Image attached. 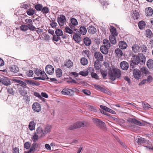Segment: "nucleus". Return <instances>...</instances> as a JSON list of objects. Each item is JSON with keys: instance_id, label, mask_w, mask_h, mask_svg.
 <instances>
[{"instance_id": "1", "label": "nucleus", "mask_w": 153, "mask_h": 153, "mask_svg": "<svg viewBox=\"0 0 153 153\" xmlns=\"http://www.w3.org/2000/svg\"><path fill=\"white\" fill-rule=\"evenodd\" d=\"M121 74V71L120 69L114 68L112 69L109 73V79L111 80V81H113L116 79L117 78H119Z\"/></svg>"}, {"instance_id": "2", "label": "nucleus", "mask_w": 153, "mask_h": 153, "mask_svg": "<svg viewBox=\"0 0 153 153\" xmlns=\"http://www.w3.org/2000/svg\"><path fill=\"white\" fill-rule=\"evenodd\" d=\"M86 126V124L84 122H77L73 125H71L69 127L68 129L70 130H73L75 129L79 128L81 127H84Z\"/></svg>"}, {"instance_id": "3", "label": "nucleus", "mask_w": 153, "mask_h": 153, "mask_svg": "<svg viewBox=\"0 0 153 153\" xmlns=\"http://www.w3.org/2000/svg\"><path fill=\"white\" fill-rule=\"evenodd\" d=\"M132 59L130 65V67L133 68L135 67L134 65H138L140 62H139L140 58H139L138 54V55H133Z\"/></svg>"}, {"instance_id": "4", "label": "nucleus", "mask_w": 153, "mask_h": 153, "mask_svg": "<svg viewBox=\"0 0 153 153\" xmlns=\"http://www.w3.org/2000/svg\"><path fill=\"white\" fill-rule=\"evenodd\" d=\"M93 120L95 125L100 128L102 129L105 127V123L100 119L97 118L94 119Z\"/></svg>"}, {"instance_id": "5", "label": "nucleus", "mask_w": 153, "mask_h": 153, "mask_svg": "<svg viewBox=\"0 0 153 153\" xmlns=\"http://www.w3.org/2000/svg\"><path fill=\"white\" fill-rule=\"evenodd\" d=\"M57 22L60 26H63L66 21L65 16L63 15H61L57 19Z\"/></svg>"}, {"instance_id": "6", "label": "nucleus", "mask_w": 153, "mask_h": 153, "mask_svg": "<svg viewBox=\"0 0 153 153\" xmlns=\"http://www.w3.org/2000/svg\"><path fill=\"white\" fill-rule=\"evenodd\" d=\"M32 108L34 112H39L41 110L40 104L37 102H35L33 104Z\"/></svg>"}, {"instance_id": "7", "label": "nucleus", "mask_w": 153, "mask_h": 153, "mask_svg": "<svg viewBox=\"0 0 153 153\" xmlns=\"http://www.w3.org/2000/svg\"><path fill=\"white\" fill-rule=\"evenodd\" d=\"M127 121L129 123H133L137 125L141 126H144V124L143 123L135 118H129L128 120Z\"/></svg>"}, {"instance_id": "8", "label": "nucleus", "mask_w": 153, "mask_h": 153, "mask_svg": "<svg viewBox=\"0 0 153 153\" xmlns=\"http://www.w3.org/2000/svg\"><path fill=\"white\" fill-rule=\"evenodd\" d=\"M39 144L36 143H34L31 146V147L30 149L27 152H25V153H34L35 151L36 150L39 148Z\"/></svg>"}, {"instance_id": "9", "label": "nucleus", "mask_w": 153, "mask_h": 153, "mask_svg": "<svg viewBox=\"0 0 153 153\" xmlns=\"http://www.w3.org/2000/svg\"><path fill=\"white\" fill-rule=\"evenodd\" d=\"M134 77L136 79H139L141 77V72L137 69H134L133 71Z\"/></svg>"}, {"instance_id": "10", "label": "nucleus", "mask_w": 153, "mask_h": 153, "mask_svg": "<svg viewBox=\"0 0 153 153\" xmlns=\"http://www.w3.org/2000/svg\"><path fill=\"white\" fill-rule=\"evenodd\" d=\"M45 70L47 73L50 75L52 74L54 71L53 67L50 65H48L46 66Z\"/></svg>"}, {"instance_id": "11", "label": "nucleus", "mask_w": 153, "mask_h": 153, "mask_svg": "<svg viewBox=\"0 0 153 153\" xmlns=\"http://www.w3.org/2000/svg\"><path fill=\"white\" fill-rule=\"evenodd\" d=\"M94 56L96 60H98L99 61H102L103 60V56L100 52L96 51L94 52Z\"/></svg>"}, {"instance_id": "12", "label": "nucleus", "mask_w": 153, "mask_h": 153, "mask_svg": "<svg viewBox=\"0 0 153 153\" xmlns=\"http://www.w3.org/2000/svg\"><path fill=\"white\" fill-rule=\"evenodd\" d=\"M0 82L5 85L7 86L11 84V82L9 79L6 77L1 78L0 80Z\"/></svg>"}, {"instance_id": "13", "label": "nucleus", "mask_w": 153, "mask_h": 153, "mask_svg": "<svg viewBox=\"0 0 153 153\" xmlns=\"http://www.w3.org/2000/svg\"><path fill=\"white\" fill-rule=\"evenodd\" d=\"M138 56L140 59L139 60V63L140 65L144 64L146 62V56L143 53H140L138 54Z\"/></svg>"}, {"instance_id": "14", "label": "nucleus", "mask_w": 153, "mask_h": 153, "mask_svg": "<svg viewBox=\"0 0 153 153\" xmlns=\"http://www.w3.org/2000/svg\"><path fill=\"white\" fill-rule=\"evenodd\" d=\"M79 30L80 33H79L78 29H74V31H76V33H77L78 32V33H79V34H81L83 35L85 34L87 32V29L83 26L79 28Z\"/></svg>"}, {"instance_id": "15", "label": "nucleus", "mask_w": 153, "mask_h": 153, "mask_svg": "<svg viewBox=\"0 0 153 153\" xmlns=\"http://www.w3.org/2000/svg\"><path fill=\"white\" fill-rule=\"evenodd\" d=\"M121 68L124 70H126L128 68L129 65L126 61H123L120 63Z\"/></svg>"}, {"instance_id": "16", "label": "nucleus", "mask_w": 153, "mask_h": 153, "mask_svg": "<svg viewBox=\"0 0 153 153\" xmlns=\"http://www.w3.org/2000/svg\"><path fill=\"white\" fill-rule=\"evenodd\" d=\"M88 32L92 34L95 33L97 32V30L95 27L92 25L89 26L88 27Z\"/></svg>"}, {"instance_id": "17", "label": "nucleus", "mask_w": 153, "mask_h": 153, "mask_svg": "<svg viewBox=\"0 0 153 153\" xmlns=\"http://www.w3.org/2000/svg\"><path fill=\"white\" fill-rule=\"evenodd\" d=\"M109 48L105 46L102 45L100 47V50L101 51L103 54L106 55L108 52V49Z\"/></svg>"}, {"instance_id": "18", "label": "nucleus", "mask_w": 153, "mask_h": 153, "mask_svg": "<svg viewBox=\"0 0 153 153\" xmlns=\"http://www.w3.org/2000/svg\"><path fill=\"white\" fill-rule=\"evenodd\" d=\"M132 49L133 51L135 53H137L138 52L140 49V46L138 45L135 44L132 47Z\"/></svg>"}, {"instance_id": "19", "label": "nucleus", "mask_w": 153, "mask_h": 153, "mask_svg": "<svg viewBox=\"0 0 153 153\" xmlns=\"http://www.w3.org/2000/svg\"><path fill=\"white\" fill-rule=\"evenodd\" d=\"M145 13L147 16H151L153 13V10L151 7H148L146 8Z\"/></svg>"}, {"instance_id": "20", "label": "nucleus", "mask_w": 153, "mask_h": 153, "mask_svg": "<svg viewBox=\"0 0 153 153\" xmlns=\"http://www.w3.org/2000/svg\"><path fill=\"white\" fill-rule=\"evenodd\" d=\"M74 34L73 37L74 40L77 43L79 42L81 40V34H77L75 33H74Z\"/></svg>"}, {"instance_id": "21", "label": "nucleus", "mask_w": 153, "mask_h": 153, "mask_svg": "<svg viewBox=\"0 0 153 153\" xmlns=\"http://www.w3.org/2000/svg\"><path fill=\"white\" fill-rule=\"evenodd\" d=\"M146 65L150 69H153V60L152 59H149L147 62Z\"/></svg>"}, {"instance_id": "22", "label": "nucleus", "mask_w": 153, "mask_h": 153, "mask_svg": "<svg viewBox=\"0 0 153 153\" xmlns=\"http://www.w3.org/2000/svg\"><path fill=\"white\" fill-rule=\"evenodd\" d=\"M33 81L32 80L25 79V82L27 83L28 85H32L33 86L36 85V86H38L40 85L39 82H33Z\"/></svg>"}, {"instance_id": "23", "label": "nucleus", "mask_w": 153, "mask_h": 153, "mask_svg": "<svg viewBox=\"0 0 153 153\" xmlns=\"http://www.w3.org/2000/svg\"><path fill=\"white\" fill-rule=\"evenodd\" d=\"M71 21L72 25H70L69 26L70 28L73 29L74 26H73V25L75 26L76 25H78V22L77 20L74 18H72L71 19Z\"/></svg>"}, {"instance_id": "24", "label": "nucleus", "mask_w": 153, "mask_h": 153, "mask_svg": "<svg viewBox=\"0 0 153 153\" xmlns=\"http://www.w3.org/2000/svg\"><path fill=\"white\" fill-rule=\"evenodd\" d=\"M119 47L121 49H125L127 45L126 42L123 41H121L119 42Z\"/></svg>"}, {"instance_id": "25", "label": "nucleus", "mask_w": 153, "mask_h": 153, "mask_svg": "<svg viewBox=\"0 0 153 153\" xmlns=\"http://www.w3.org/2000/svg\"><path fill=\"white\" fill-rule=\"evenodd\" d=\"M94 86L97 90H99L102 92L106 93L107 91L105 88L99 85L95 84L94 85Z\"/></svg>"}, {"instance_id": "26", "label": "nucleus", "mask_w": 153, "mask_h": 153, "mask_svg": "<svg viewBox=\"0 0 153 153\" xmlns=\"http://www.w3.org/2000/svg\"><path fill=\"white\" fill-rule=\"evenodd\" d=\"M116 36L110 35L109 39L111 43L113 45H115L117 43L115 36Z\"/></svg>"}, {"instance_id": "27", "label": "nucleus", "mask_w": 153, "mask_h": 153, "mask_svg": "<svg viewBox=\"0 0 153 153\" xmlns=\"http://www.w3.org/2000/svg\"><path fill=\"white\" fill-rule=\"evenodd\" d=\"M52 127L51 125H48L45 128V130L44 131V133H43V135H41L42 136H45V134L48 133L49 132L51 131V129Z\"/></svg>"}, {"instance_id": "28", "label": "nucleus", "mask_w": 153, "mask_h": 153, "mask_svg": "<svg viewBox=\"0 0 153 153\" xmlns=\"http://www.w3.org/2000/svg\"><path fill=\"white\" fill-rule=\"evenodd\" d=\"M111 29H110V31L111 35H113L115 36H117L118 34V33L117 32L116 28L112 26H111Z\"/></svg>"}, {"instance_id": "29", "label": "nucleus", "mask_w": 153, "mask_h": 153, "mask_svg": "<svg viewBox=\"0 0 153 153\" xmlns=\"http://www.w3.org/2000/svg\"><path fill=\"white\" fill-rule=\"evenodd\" d=\"M115 53L119 57H121L123 56V53L122 50L119 48H117L115 50Z\"/></svg>"}, {"instance_id": "30", "label": "nucleus", "mask_w": 153, "mask_h": 153, "mask_svg": "<svg viewBox=\"0 0 153 153\" xmlns=\"http://www.w3.org/2000/svg\"><path fill=\"white\" fill-rule=\"evenodd\" d=\"M55 73L57 77L60 78L62 75V70L60 68H57L55 70Z\"/></svg>"}, {"instance_id": "31", "label": "nucleus", "mask_w": 153, "mask_h": 153, "mask_svg": "<svg viewBox=\"0 0 153 153\" xmlns=\"http://www.w3.org/2000/svg\"><path fill=\"white\" fill-rule=\"evenodd\" d=\"M35 125L36 124L34 121H32L30 122L28 125V128L31 131L35 129Z\"/></svg>"}, {"instance_id": "32", "label": "nucleus", "mask_w": 153, "mask_h": 153, "mask_svg": "<svg viewBox=\"0 0 153 153\" xmlns=\"http://www.w3.org/2000/svg\"><path fill=\"white\" fill-rule=\"evenodd\" d=\"M84 42L86 46L90 45L91 42V40L88 37H86L83 39Z\"/></svg>"}, {"instance_id": "33", "label": "nucleus", "mask_w": 153, "mask_h": 153, "mask_svg": "<svg viewBox=\"0 0 153 153\" xmlns=\"http://www.w3.org/2000/svg\"><path fill=\"white\" fill-rule=\"evenodd\" d=\"M23 100L26 104H28L29 103L30 101V97L27 95L24 96L23 98Z\"/></svg>"}, {"instance_id": "34", "label": "nucleus", "mask_w": 153, "mask_h": 153, "mask_svg": "<svg viewBox=\"0 0 153 153\" xmlns=\"http://www.w3.org/2000/svg\"><path fill=\"white\" fill-rule=\"evenodd\" d=\"M80 63L82 65H87L88 63V60L86 58L82 57L81 59Z\"/></svg>"}, {"instance_id": "35", "label": "nucleus", "mask_w": 153, "mask_h": 153, "mask_svg": "<svg viewBox=\"0 0 153 153\" xmlns=\"http://www.w3.org/2000/svg\"><path fill=\"white\" fill-rule=\"evenodd\" d=\"M140 71L143 74H149V72L147 68L145 67H143L140 69Z\"/></svg>"}, {"instance_id": "36", "label": "nucleus", "mask_w": 153, "mask_h": 153, "mask_svg": "<svg viewBox=\"0 0 153 153\" xmlns=\"http://www.w3.org/2000/svg\"><path fill=\"white\" fill-rule=\"evenodd\" d=\"M73 65L72 62L70 60H68L66 61L64 65L68 68H70L72 67Z\"/></svg>"}, {"instance_id": "37", "label": "nucleus", "mask_w": 153, "mask_h": 153, "mask_svg": "<svg viewBox=\"0 0 153 153\" xmlns=\"http://www.w3.org/2000/svg\"><path fill=\"white\" fill-rule=\"evenodd\" d=\"M145 25V22L143 21H140L138 23L139 27L141 29H143L144 28Z\"/></svg>"}, {"instance_id": "38", "label": "nucleus", "mask_w": 153, "mask_h": 153, "mask_svg": "<svg viewBox=\"0 0 153 153\" xmlns=\"http://www.w3.org/2000/svg\"><path fill=\"white\" fill-rule=\"evenodd\" d=\"M10 70L14 73H16L19 71V68L16 66L14 65L11 67Z\"/></svg>"}, {"instance_id": "39", "label": "nucleus", "mask_w": 153, "mask_h": 153, "mask_svg": "<svg viewBox=\"0 0 153 153\" xmlns=\"http://www.w3.org/2000/svg\"><path fill=\"white\" fill-rule=\"evenodd\" d=\"M41 12L43 14H46L49 12V8L47 7H44L42 8Z\"/></svg>"}, {"instance_id": "40", "label": "nucleus", "mask_w": 153, "mask_h": 153, "mask_svg": "<svg viewBox=\"0 0 153 153\" xmlns=\"http://www.w3.org/2000/svg\"><path fill=\"white\" fill-rule=\"evenodd\" d=\"M140 48H141L140 50L142 52L144 53H145L146 52V51L147 50V47L146 45H141L140 46Z\"/></svg>"}, {"instance_id": "41", "label": "nucleus", "mask_w": 153, "mask_h": 153, "mask_svg": "<svg viewBox=\"0 0 153 153\" xmlns=\"http://www.w3.org/2000/svg\"><path fill=\"white\" fill-rule=\"evenodd\" d=\"M55 33L57 36H59L63 35V32L59 29H57L55 31Z\"/></svg>"}, {"instance_id": "42", "label": "nucleus", "mask_w": 153, "mask_h": 153, "mask_svg": "<svg viewBox=\"0 0 153 153\" xmlns=\"http://www.w3.org/2000/svg\"><path fill=\"white\" fill-rule=\"evenodd\" d=\"M103 43L104 45V46H107V47H108V48H110L111 46V44L108 40L106 39H103Z\"/></svg>"}, {"instance_id": "43", "label": "nucleus", "mask_w": 153, "mask_h": 153, "mask_svg": "<svg viewBox=\"0 0 153 153\" xmlns=\"http://www.w3.org/2000/svg\"><path fill=\"white\" fill-rule=\"evenodd\" d=\"M146 140L144 138L140 137L137 139V143L139 144L145 143L146 142Z\"/></svg>"}, {"instance_id": "44", "label": "nucleus", "mask_w": 153, "mask_h": 153, "mask_svg": "<svg viewBox=\"0 0 153 153\" xmlns=\"http://www.w3.org/2000/svg\"><path fill=\"white\" fill-rule=\"evenodd\" d=\"M99 61L98 60H96L94 63V66L95 68L97 70H99L100 67Z\"/></svg>"}, {"instance_id": "45", "label": "nucleus", "mask_w": 153, "mask_h": 153, "mask_svg": "<svg viewBox=\"0 0 153 153\" xmlns=\"http://www.w3.org/2000/svg\"><path fill=\"white\" fill-rule=\"evenodd\" d=\"M133 14L134 16H133V18L134 19H137L139 17V14L138 12L135 10L133 12Z\"/></svg>"}, {"instance_id": "46", "label": "nucleus", "mask_w": 153, "mask_h": 153, "mask_svg": "<svg viewBox=\"0 0 153 153\" xmlns=\"http://www.w3.org/2000/svg\"><path fill=\"white\" fill-rule=\"evenodd\" d=\"M13 81H15V82L19 83L21 85H22V86H26L27 85V84L25 82L20 80H17L16 79H14Z\"/></svg>"}, {"instance_id": "47", "label": "nucleus", "mask_w": 153, "mask_h": 153, "mask_svg": "<svg viewBox=\"0 0 153 153\" xmlns=\"http://www.w3.org/2000/svg\"><path fill=\"white\" fill-rule=\"evenodd\" d=\"M143 108L144 110H147L151 108V105L147 103H143Z\"/></svg>"}, {"instance_id": "48", "label": "nucleus", "mask_w": 153, "mask_h": 153, "mask_svg": "<svg viewBox=\"0 0 153 153\" xmlns=\"http://www.w3.org/2000/svg\"><path fill=\"white\" fill-rule=\"evenodd\" d=\"M35 7L37 10L39 11L41 10L43 6L41 4H38L35 6Z\"/></svg>"}, {"instance_id": "49", "label": "nucleus", "mask_w": 153, "mask_h": 153, "mask_svg": "<svg viewBox=\"0 0 153 153\" xmlns=\"http://www.w3.org/2000/svg\"><path fill=\"white\" fill-rule=\"evenodd\" d=\"M41 76H42L41 77V79L42 80H45L46 79H49V78L47 76L46 74L44 71L43 72Z\"/></svg>"}, {"instance_id": "50", "label": "nucleus", "mask_w": 153, "mask_h": 153, "mask_svg": "<svg viewBox=\"0 0 153 153\" xmlns=\"http://www.w3.org/2000/svg\"><path fill=\"white\" fill-rule=\"evenodd\" d=\"M35 10L33 9H29L27 11V13L28 15L29 16L33 15L34 13Z\"/></svg>"}, {"instance_id": "51", "label": "nucleus", "mask_w": 153, "mask_h": 153, "mask_svg": "<svg viewBox=\"0 0 153 153\" xmlns=\"http://www.w3.org/2000/svg\"><path fill=\"white\" fill-rule=\"evenodd\" d=\"M20 29L22 30L25 31L28 29V27L27 25H22L20 26Z\"/></svg>"}, {"instance_id": "52", "label": "nucleus", "mask_w": 153, "mask_h": 153, "mask_svg": "<svg viewBox=\"0 0 153 153\" xmlns=\"http://www.w3.org/2000/svg\"><path fill=\"white\" fill-rule=\"evenodd\" d=\"M69 89H64L62 90V94H63L64 95H69V94H70L68 90H69Z\"/></svg>"}, {"instance_id": "53", "label": "nucleus", "mask_w": 153, "mask_h": 153, "mask_svg": "<svg viewBox=\"0 0 153 153\" xmlns=\"http://www.w3.org/2000/svg\"><path fill=\"white\" fill-rule=\"evenodd\" d=\"M42 72H43L41 70L38 68L36 69L35 71V74L38 76H39L40 75L41 76Z\"/></svg>"}, {"instance_id": "54", "label": "nucleus", "mask_w": 153, "mask_h": 153, "mask_svg": "<svg viewBox=\"0 0 153 153\" xmlns=\"http://www.w3.org/2000/svg\"><path fill=\"white\" fill-rule=\"evenodd\" d=\"M19 93L21 95H22L23 97L26 95V94H27V91L24 89L22 90H19Z\"/></svg>"}, {"instance_id": "55", "label": "nucleus", "mask_w": 153, "mask_h": 153, "mask_svg": "<svg viewBox=\"0 0 153 153\" xmlns=\"http://www.w3.org/2000/svg\"><path fill=\"white\" fill-rule=\"evenodd\" d=\"M65 32L70 34H72L73 33V30L71 29L69 27H66L65 28Z\"/></svg>"}, {"instance_id": "56", "label": "nucleus", "mask_w": 153, "mask_h": 153, "mask_svg": "<svg viewBox=\"0 0 153 153\" xmlns=\"http://www.w3.org/2000/svg\"><path fill=\"white\" fill-rule=\"evenodd\" d=\"M7 91L10 94L12 95H14L15 94V91L12 88H7Z\"/></svg>"}, {"instance_id": "57", "label": "nucleus", "mask_w": 153, "mask_h": 153, "mask_svg": "<svg viewBox=\"0 0 153 153\" xmlns=\"http://www.w3.org/2000/svg\"><path fill=\"white\" fill-rule=\"evenodd\" d=\"M28 27V29L30 30H32V31L36 30V27H34L33 25V23L31 24H29L27 25Z\"/></svg>"}, {"instance_id": "58", "label": "nucleus", "mask_w": 153, "mask_h": 153, "mask_svg": "<svg viewBox=\"0 0 153 153\" xmlns=\"http://www.w3.org/2000/svg\"><path fill=\"white\" fill-rule=\"evenodd\" d=\"M38 138V135H37L36 133H35L34 135L32 137V139L34 142L35 143L37 140Z\"/></svg>"}, {"instance_id": "59", "label": "nucleus", "mask_w": 153, "mask_h": 153, "mask_svg": "<svg viewBox=\"0 0 153 153\" xmlns=\"http://www.w3.org/2000/svg\"><path fill=\"white\" fill-rule=\"evenodd\" d=\"M88 71H81L79 72V74L83 76H86L88 75Z\"/></svg>"}, {"instance_id": "60", "label": "nucleus", "mask_w": 153, "mask_h": 153, "mask_svg": "<svg viewBox=\"0 0 153 153\" xmlns=\"http://www.w3.org/2000/svg\"><path fill=\"white\" fill-rule=\"evenodd\" d=\"M146 32L147 37H150L152 36V33L150 30L148 29L146 30Z\"/></svg>"}, {"instance_id": "61", "label": "nucleus", "mask_w": 153, "mask_h": 153, "mask_svg": "<svg viewBox=\"0 0 153 153\" xmlns=\"http://www.w3.org/2000/svg\"><path fill=\"white\" fill-rule=\"evenodd\" d=\"M31 146V144L28 142H26L24 144L25 148L26 149H29Z\"/></svg>"}, {"instance_id": "62", "label": "nucleus", "mask_w": 153, "mask_h": 153, "mask_svg": "<svg viewBox=\"0 0 153 153\" xmlns=\"http://www.w3.org/2000/svg\"><path fill=\"white\" fill-rule=\"evenodd\" d=\"M91 76L93 78H94L96 79H99V76L97 74L95 73H94V72L91 73Z\"/></svg>"}, {"instance_id": "63", "label": "nucleus", "mask_w": 153, "mask_h": 153, "mask_svg": "<svg viewBox=\"0 0 153 153\" xmlns=\"http://www.w3.org/2000/svg\"><path fill=\"white\" fill-rule=\"evenodd\" d=\"M36 133L38 134H40L42 133H43V131L42 128L40 127H39L36 130Z\"/></svg>"}, {"instance_id": "64", "label": "nucleus", "mask_w": 153, "mask_h": 153, "mask_svg": "<svg viewBox=\"0 0 153 153\" xmlns=\"http://www.w3.org/2000/svg\"><path fill=\"white\" fill-rule=\"evenodd\" d=\"M25 21L27 25H28L29 24H31L33 23V22L32 20L30 19H25Z\"/></svg>"}]
</instances>
